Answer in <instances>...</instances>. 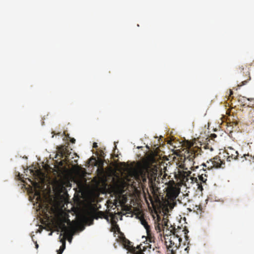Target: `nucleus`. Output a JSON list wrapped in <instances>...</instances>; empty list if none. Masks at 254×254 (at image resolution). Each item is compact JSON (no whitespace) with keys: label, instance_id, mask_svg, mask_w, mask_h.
<instances>
[{"label":"nucleus","instance_id":"nucleus-1","mask_svg":"<svg viewBox=\"0 0 254 254\" xmlns=\"http://www.w3.org/2000/svg\"><path fill=\"white\" fill-rule=\"evenodd\" d=\"M201 149L197 146H193V143L190 142L187 144V148L184 153V162L187 163L189 162L191 167L198 168V166H195V163L193 161L195 158L201 154Z\"/></svg>","mask_w":254,"mask_h":254},{"label":"nucleus","instance_id":"nucleus-2","mask_svg":"<svg viewBox=\"0 0 254 254\" xmlns=\"http://www.w3.org/2000/svg\"><path fill=\"white\" fill-rule=\"evenodd\" d=\"M225 165L224 160L221 159V156H215L213 159L207 161L206 163H202L200 166H203L202 169L205 171L204 167L208 170L211 169L213 168H223V165Z\"/></svg>","mask_w":254,"mask_h":254},{"label":"nucleus","instance_id":"nucleus-3","mask_svg":"<svg viewBox=\"0 0 254 254\" xmlns=\"http://www.w3.org/2000/svg\"><path fill=\"white\" fill-rule=\"evenodd\" d=\"M222 155L223 156L221 157V159L224 160L226 159L228 162L236 160L238 157V152L232 147H228L227 149L223 151Z\"/></svg>","mask_w":254,"mask_h":254},{"label":"nucleus","instance_id":"nucleus-4","mask_svg":"<svg viewBox=\"0 0 254 254\" xmlns=\"http://www.w3.org/2000/svg\"><path fill=\"white\" fill-rule=\"evenodd\" d=\"M122 243L124 248L132 254H136L139 252H141L142 250L141 246H138L136 248L133 247L131 244V242L125 237L122 240Z\"/></svg>","mask_w":254,"mask_h":254},{"label":"nucleus","instance_id":"nucleus-5","mask_svg":"<svg viewBox=\"0 0 254 254\" xmlns=\"http://www.w3.org/2000/svg\"><path fill=\"white\" fill-rule=\"evenodd\" d=\"M178 193L175 182L173 180L170 181L168 183L167 188V195L169 197L174 199L177 197Z\"/></svg>","mask_w":254,"mask_h":254},{"label":"nucleus","instance_id":"nucleus-6","mask_svg":"<svg viewBox=\"0 0 254 254\" xmlns=\"http://www.w3.org/2000/svg\"><path fill=\"white\" fill-rule=\"evenodd\" d=\"M61 232L64 233L66 237L70 236L71 238L68 239L70 242L72 239V236L74 232V229L72 227H67L64 223H62L60 225Z\"/></svg>","mask_w":254,"mask_h":254},{"label":"nucleus","instance_id":"nucleus-7","mask_svg":"<svg viewBox=\"0 0 254 254\" xmlns=\"http://www.w3.org/2000/svg\"><path fill=\"white\" fill-rule=\"evenodd\" d=\"M174 239H170V244L167 247V254H176V251L181 245H175L174 242Z\"/></svg>","mask_w":254,"mask_h":254},{"label":"nucleus","instance_id":"nucleus-8","mask_svg":"<svg viewBox=\"0 0 254 254\" xmlns=\"http://www.w3.org/2000/svg\"><path fill=\"white\" fill-rule=\"evenodd\" d=\"M244 67L243 65L239 66V67L237 69V72L239 73H243L244 74H245V76H247V78L243 81H242L241 84L240 85H238V86H242L243 85H244L247 84V83L251 80V76H250V73L249 71H247L246 72H244Z\"/></svg>","mask_w":254,"mask_h":254},{"label":"nucleus","instance_id":"nucleus-9","mask_svg":"<svg viewBox=\"0 0 254 254\" xmlns=\"http://www.w3.org/2000/svg\"><path fill=\"white\" fill-rule=\"evenodd\" d=\"M147 177L149 180V183H154L156 181L157 173L156 170H150L147 172Z\"/></svg>","mask_w":254,"mask_h":254},{"label":"nucleus","instance_id":"nucleus-10","mask_svg":"<svg viewBox=\"0 0 254 254\" xmlns=\"http://www.w3.org/2000/svg\"><path fill=\"white\" fill-rule=\"evenodd\" d=\"M68 151L66 148L63 149L61 151V157L64 158V159L60 161L61 165H63L64 163L68 164L69 163L68 154L67 153Z\"/></svg>","mask_w":254,"mask_h":254},{"label":"nucleus","instance_id":"nucleus-11","mask_svg":"<svg viewBox=\"0 0 254 254\" xmlns=\"http://www.w3.org/2000/svg\"><path fill=\"white\" fill-rule=\"evenodd\" d=\"M171 232L173 233V236H171L170 239H174V242L175 243V245H181V242L182 241V238H180L177 234V232L176 229L174 228Z\"/></svg>","mask_w":254,"mask_h":254},{"label":"nucleus","instance_id":"nucleus-12","mask_svg":"<svg viewBox=\"0 0 254 254\" xmlns=\"http://www.w3.org/2000/svg\"><path fill=\"white\" fill-rule=\"evenodd\" d=\"M149 187L152 193L154 195H157L159 191V188L156 186L155 182L154 183H149Z\"/></svg>","mask_w":254,"mask_h":254},{"label":"nucleus","instance_id":"nucleus-13","mask_svg":"<svg viewBox=\"0 0 254 254\" xmlns=\"http://www.w3.org/2000/svg\"><path fill=\"white\" fill-rule=\"evenodd\" d=\"M141 224L144 227L146 230L147 233L148 234H149V232L150 231V226L148 225L147 221L144 219L142 218L140 220Z\"/></svg>","mask_w":254,"mask_h":254},{"label":"nucleus","instance_id":"nucleus-14","mask_svg":"<svg viewBox=\"0 0 254 254\" xmlns=\"http://www.w3.org/2000/svg\"><path fill=\"white\" fill-rule=\"evenodd\" d=\"M61 242H62V245L60 247V249L57 251V252L62 254L65 248V238H63L61 240Z\"/></svg>","mask_w":254,"mask_h":254},{"label":"nucleus","instance_id":"nucleus-15","mask_svg":"<svg viewBox=\"0 0 254 254\" xmlns=\"http://www.w3.org/2000/svg\"><path fill=\"white\" fill-rule=\"evenodd\" d=\"M93 217L95 219H97L99 218L105 217V214L102 211H97L94 213Z\"/></svg>","mask_w":254,"mask_h":254},{"label":"nucleus","instance_id":"nucleus-16","mask_svg":"<svg viewBox=\"0 0 254 254\" xmlns=\"http://www.w3.org/2000/svg\"><path fill=\"white\" fill-rule=\"evenodd\" d=\"M111 231L120 232V229L119 225L116 222H113L112 223Z\"/></svg>","mask_w":254,"mask_h":254},{"label":"nucleus","instance_id":"nucleus-17","mask_svg":"<svg viewBox=\"0 0 254 254\" xmlns=\"http://www.w3.org/2000/svg\"><path fill=\"white\" fill-rule=\"evenodd\" d=\"M198 180L203 183H205L207 181V176L204 174L203 176V174H201V175H199L198 176Z\"/></svg>","mask_w":254,"mask_h":254},{"label":"nucleus","instance_id":"nucleus-18","mask_svg":"<svg viewBox=\"0 0 254 254\" xmlns=\"http://www.w3.org/2000/svg\"><path fill=\"white\" fill-rule=\"evenodd\" d=\"M254 159V157H252V155H250L249 154H244L243 156L241 157V158L242 159V161H244V160H249V161H251V158Z\"/></svg>","mask_w":254,"mask_h":254},{"label":"nucleus","instance_id":"nucleus-19","mask_svg":"<svg viewBox=\"0 0 254 254\" xmlns=\"http://www.w3.org/2000/svg\"><path fill=\"white\" fill-rule=\"evenodd\" d=\"M168 219L166 218H163L162 220L161 224L163 226H166L167 228L168 227Z\"/></svg>","mask_w":254,"mask_h":254},{"label":"nucleus","instance_id":"nucleus-20","mask_svg":"<svg viewBox=\"0 0 254 254\" xmlns=\"http://www.w3.org/2000/svg\"><path fill=\"white\" fill-rule=\"evenodd\" d=\"M192 181L194 182L197 184V185L198 186V189H201V190L202 189V186H201L199 184L198 180L196 178H192Z\"/></svg>","mask_w":254,"mask_h":254},{"label":"nucleus","instance_id":"nucleus-21","mask_svg":"<svg viewBox=\"0 0 254 254\" xmlns=\"http://www.w3.org/2000/svg\"><path fill=\"white\" fill-rule=\"evenodd\" d=\"M147 241H148L150 243L154 242V238L151 237V234H150V231L149 232V235L148 234V233H147Z\"/></svg>","mask_w":254,"mask_h":254},{"label":"nucleus","instance_id":"nucleus-22","mask_svg":"<svg viewBox=\"0 0 254 254\" xmlns=\"http://www.w3.org/2000/svg\"><path fill=\"white\" fill-rule=\"evenodd\" d=\"M183 231H184V234H185V239H186V241H189V236H188V233L189 232V231L188 230H186V229H184L183 230Z\"/></svg>","mask_w":254,"mask_h":254},{"label":"nucleus","instance_id":"nucleus-23","mask_svg":"<svg viewBox=\"0 0 254 254\" xmlns=\"http://www.w3.org/2000/svg\"><path fill=\"white\" fill-rule=\"evenodd\" d=\"M49 210H50V206L47 204L45 206V209L43 210V211L44 213H46L47 212H49Z\"/></svg>","mask_w":254,"mask_h":254},{"label":"nucleus","instance_id":"nucleus-24","mask_svg":"<svg viewBox=\"0 0 254 254\" xmlns=\"http://www.w3.org/2000/svg\"><path fill=\"white\" fill-rule=\"evenodd\" d=\"M141 177H142V181L143 182H145L146 181V179H147L145 173H143V174L142 173V175H141Z\"/></svg>","mask_w":254,"mask_h":254},{"label":"nucleus","instance_id":"nucleus-25","mask_svg":"<svg viewBox=\"0 0 254 254\" xmlns=\"http://www.w3.org/2000/svg\"><path fill=\"white\" fill-rule=\"evenodd\" d=\"M145 249H146V248H145V247H143V250H141V252H139L138 253H137L136 254H144L143 253V251H144Z\"/></svg>","mask_w":254,"mask_h":254},{"label":"nucleus","instance_id":"nucleus-26","mask_svg":"<svg viewBox=\"0 0 254 254\" xmlns=\"http://www.w3.org/2000/svg\"><path fill=\"white\" fill-rule=\"evenodd\" d=\"M190 250V248L189 246H188L187 248L185 249V251L186 252L187 254H189Z\"/></svg>","mask_w":254,"mask_h":254},{"label":"nucleus","instance_id":"nucleus-27","mask_svg":"<svg viewBox=\"0 0 254 254\" xmlns=\"http://www.w3.org/2000/svg\"><path fill=\"white\" fill-rule=\"evenodd\" d=\"M97 147H98L97 143H96V142H94V143H93V148H97Z\"/></svg>","mask_w":254,"mask_h":254},{"label":"nucleus","instance_id":"nucleus-28","mask_svg":"<svg viewBox=\"0 0 254 254\" xmlns=\"http://www.w3.org/2000/svg\"><path fill=\"white\" fill-rule=\"evenodd\" d=\"M247 99L250 101H254V98H247Z\"/></svg>","mask_w":254,"mask_h":254},{"label":"nucleus","instance_id":"nucleus-29","mask_svg":"<svg viewBox=\"0 0 254 254\" xmlns=\"http://www.w3.org/2000/svg\"><path fill=\"white\" fill-rule=\"evenodd\" d=\"M70 141L72 143H74L75 141V139L73 138H72L71 140H70Z\"/></svg>","mask_w":254,"mask_h":254},{"label":"nucleus","instance_id":"nucleus-30","mask_svg":"<svg viewBox=\"0 0 254 254\" xmlns=\"http://www.w3.org/2000/svg\"><path fill=\"white\" fill-rule=\"evenodd\" d=\"M233 94V91L231 89H230V96Z\"/></svg>","mask_w":254,"mask_h":254},{"label":"nucleus","instance_id":"nucleus-31","mask_svg":"<svg viewBox=\"0 0 254 254\" xmlns=\"http://www.w3.org/2000/svg\"><path fill=\"white\" fill-rule=\"evenodd\" d=\"M36 194L37 195H39V192L38 191H36Z\"/></svg>","mask_w":254,"mask_h":254},{"label":"nucleus","instance_id":"nucleus-32","mask_svg":"<svg viewBox=\"0 0 254 254\" xmlns=\"http://www.w3.org/2000/svg\"><path fill=\"white\" fill-rule=\"evenodd\" d=\"M35 185H36L37 187H38L39 185H38L37 183H35Z\"/></svg>","mask_w":254,"mask_h":254},{"label":"nucleus","instance_id":"nucleus-33","mask_svg":"<svg viewBox=\"0 0 254 254\" xmlns=\"http://www.w3.org/2000/svg\"><path fill=\"white\" fill-rule=\"evenodd\" d=\"M36 247L37 248H38V245L37 244H36Z\"/></svg>","mask_w":254,"mask_h":254},{"label":"nucleus","instance_id":"nucleus-34","mask_svg":"<svg viewBox=\"0 0 254 254\" xmlns=\"http://www.w3.org/2000/svg\"><path fill=\"white\" fill-rule=\"evenodd\" d=\"M149 247V248H151V245L149 244V246H148Z\"/></svg>","mask_w":254,"mask_h":254},{"label":"nucleus","instance_id":"nucleus-35","mask_svg":"<svg viewBox=\"0 0 254 254\" xmlns=\"http://www.w3.org/2000/svg\"><path fill=\"white\" fill-rule=\"evenodd\" d=\"M68 223H70V220H68Z\"/></svg>","mask_w":254,"mask_h":254},{"label":"nucleus","instance_id":"nucleus-36","mask_svg":"<svg viewBox=\"0 0 254 254\" xmlns=\"http://www.w3.org/2000/svg\"><path fill=\"white\" fill-rule=\"evenodd\" d=\"M252 106H254V104H252Z\"/></svg>","mask_w":254,"mask_h":254},{"label":"nucleus","instance_id":"nucleus-37","mask_svg":"<svg viewBox=\"0 0 254 254\" xmlns=\"http://www.w3.org/2000/svg\"><path fill=\"white\" fill-rule=\"evenodd\" d=\"M58 254H60V253H58Z\"/></svg>","mask_w":254,"mask_h":254}]
</instances>
